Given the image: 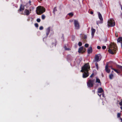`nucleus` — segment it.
Here are the masks:
<instances>
[{"label":"nucleus","mask_w":122,"mask_h":122,"mask_svg":"<svg viewBox=\"0 0 122 122\" xmlns=\"http://www.w3.org/2000/svg\"><path fill=\"white\" fill-rule=\"evenodd\" d=\"M108 26L109 27H112L114 26L115 25V23L114 22H113L112 20H109L107 21Z\"/></svg>","instance_id":"nucleus-5"},{"label":"nucleus","mask_w":122,"mask_h":122,"mask_svg":"<svg viewBox=\"0 0 122 122\" xmlns=\"http://www.w3.org/2000/svg\"><path fill=\"white\" fill-rule=\"evenodd\" d=\"M50 30V27H48L46 30V35L43 37V39L46 38L49 34Z\"/></svg>","instance_id":"nucleus-8"},{"label":"nucleus","mask_w":122,"mask_h":122,"mask_svg":"<svg viewBox=\"0 0 122 122\" xmlns=\"http://www.w3.org/2000/svg\"><path fill=\"white\" fill-rule=\"evenodd\" d=\"M25 6L24 5L21 4L20 5L19 9L18 10V11H23L25 8Z\"/></svg>","instance_id":"nucleus-9"},{"label":"nucleus","mask_w":122,"mask_h":122,"mask_svg":"<svg viewBox=\"0 0 122 122\" xmlns=\"http://www.w3.org/2000/svg\"><path fill=\"white\" fill-rule=\"evenodd\" d=\"M117 66L118 68L120 69L121 70H122V66L119 65H118Z\"/></svg>","instance_id":"nucleus-24"},{"label":"nucleus","mask_w":122,"mask_h":122,"mask_svg":"<svg viewBox=\"0 0 122 122\" xmlns=\"http://www.w3.org/2000/svg\"><path fill=\"white\" fill-rule=\"evenodd\" d=\"M120 108H121V110H122V107H120Z\"/></svg>","instance_id":"nucleus-47"},{"label":"nucleus","mask_w":122,"mask_h":122,"mask_svg":"<svg viewBox=\"0 0 122 122\" xmlns=\"http://www.w3.org/2000/svg\"><path fill=\"white\" fill-rule=\"evenodd\" d=\"M36 11L38 15H40L45 12V9L44 7L40 6L37 7Z\"/></svg>","instance_id":"nucleus-3"},{"label":"nucleus","mask_w":122,"mask_h":122,"mask_svg":"<svg viewBox=\"0 0 122 122\" xmlns=\"http://www.w3.org/2000/svg\"><path fill=\"white\" fill-rule=\"evenodd\" d=\"M87 38V36L86 35H85L83 37V38L84 39L86 40Z\"/></svg>","instance_id":"nucleus-35"},{"label":"nucleus","mask_w":122,"mask_h":122,"mask_svg":"<svg viewBox=\"0 0 122 122\" xmlns=\"http://www.w3.org/2000/svg\"><path fill=\"white\" fill-rule=\"evenodd\" d=\"M46 17L44 15H42L41 16V18L42 20H44Z\"/></svg>","instance_id":"nucleus-27"},{"label":"nucleus","mask_w":122,"mask_h":122,"mask_svg":"<svg viewBox=\"0 0 122 122\" xmlns=\"http://www.w3.org/2000/svg\"><path fill=\"white\" fill-rule=\"evenodd\" d=\"M122 41V37H119L117 40V42H120Z\"/></svg>","instance_id":"nucleus-20"},{"label":"nucleus","mask_w":122,"mask_h":122,"mask_svg":"<svg viewBox=\"0 0 122 122\" xmlns=\"http://www.w3.org/2000/svg\"><path fill=\"white\" fill-rule=\"evenodd\" d=\"M78 45L79 46H81L82 45V43L81 42H79L78 43Z\"/></svg>","instance_id":"nucleus-28"},{"label":"nucleus","mask_w":122,"mask_h":122,"mask_svg":"<svg viewBox=\"0 0 122 122\" xmlns=\"http://www.w3.org/2000/svg\"><path fill=\"white\" fill-rule=\"evenodd\" d=\"M95 59L96 61H98L99 59V57L98 56L96 55L95 56Z\"/></svg>","instance_id":"nucleus-21"},{"label":"nucleus","mask_w":122,"mask_h":122,"mask_svg":"<svg viewBox=\"0 0 122 122\" xmlns=\"http://www.w3.org/2000/svg\"><path fill=\"white\" fill-rule=\"evenodd\" d=\"M41 1H42V0H40Z\"/></svg>","instance_id":"nucleus-49"},{"label":"nucleus","mask_w":122,"mask_h":122,"mask_svg":"<svg viewBox=\"0 0 122 122\" xmlns=\"http://www.w3.org/2000/svg\"><path fill=\"white\" fill-rule=\"evenodd\" d=\"M102 48L103 49H105L106 48V46H102Z\"/></svg>","instance_id":"nucleus-34"},{"label":"nucleus","mask_w":122,"mask_h":122,"mask_svg":"<svg viewBox=\"0 0 122 122\" xmlns=\"http://www.w3.org/2000/svg\"><path fill=\"white\" fill-rule=\"evenodd\" d=\"M56 43V40H53V42L52 43V45L50 46V47H55Z\"/></svg>","instance_id":"nucleus-10"},{"label":"nucleus","mask_w":122,"mask_h":122,"mask_svg":"<svg viewBox=\"0 0 122 122\" xmlns=\"http://www.w3.org/2000/svg\"><path fill=\"white\" fill-rule=\"evenodd\" d=\"M111 69L112 70H114L117 73H120V71H118L117 70L113 68L112 67H111Z\"/></svg>","instance_id":"nucleus-17"},{"label":"nucleus","mask_w":122,"mask_h":122,"mask_svg":"<svg viewBox=\"0 0 122 122\" xmlns=\"http://www.w3.org/2000/svg\"><path fill=\"white\" fill-rule=\"evenodd\" d=\"M92 92H93L94 93H95V91L94 90H92Z\"/></svg>","instance_id":"nucleus-43"},{"label":"nucleus","mask_w":122,"mask_h":122,"mask_svg":"<svg viewBox=\"0 0 122 122\" xmlns=\"http://www.w3.org/2000/svg\"><path fill=\"white\" fill-rule=\"evenodd\" d=\"M83 47L81 46L79 48L78 51L79 53H83L85 51H83Z\"/></svg>","instance_id":"nucleus-11"},{"label":"nucleus","mask_w":122,"mask_h":122,"mask_svg":"<svg viewBox=\"0 0 122 122\" xmlns=\"http://www.w3.org/2000/svg\"><path fill=\"white\" fill-rule=\"evenodd\" d=\"M121 116L120 113H118L117 114V117H120Z\"/></svg>","instance_id":"nucleus-32"},{"label":"nucleus","mask_w":122,"mask_h":122,"mask_svg":"<svg viewBox=\"0 0 122 122\" xmlns=\"http://www.w3.org/2000/svg\"><path fill=\"white\" fill-rule=\"evenodd\" d=\"M97 87V86H96L95 87V88H96Z\"/></svg>","instance_id":"nucleus-42"},{"label":"nucleus","mask_w":122,"mask_h":122,"mask_svg":"<svg viewBox=\"0 0 122 122\" xmlns=\"http://www.w3.org/2000/svg\"><path fill=\"white\" fill-rule=\"evenodd\" d=\"M31 9L28 10L27 9H25L24 11V12L25 14L23 13H21L22 15H26L27 16L30 13H31Z\"/></svg>","instance_id":"nucleus-7"},{"label":"nucleus","mask_w":122,"mask_h":122,"mask_svg":"<svg viewBox=\"0 0 122 122\" xmlns=\"http://www.w3.org/2000/svg\"><path fill=\"white\" fill-rule=\"evenodd\" d=\"M109 67L111 68V67H112V66H108Z\"/></svg>","instance_id":"nucleus-45"},{"label":"nucleus","mask_w":122,"mask_h":122,"mask_svg":"<svg viewBox=\"0 0 122 122\" xmlns=\"http://www.w3.org/2000/svg\"><path fill=\"white\" fill-rule=\"evenodd\" d=\"M36 21L38 22H39L41 21V19L40 18H38L37 20Z\"/></svg>","instance_id":"nucleus-30"},{"label":"nucleus","mask_w":122,"mask_h":122,"mask_svg":"<svg viewBox=\"0 0 122 122\" xmlns=\"http://www.w3.org/2000/svg\"><path fill=\"white\" fill-rule=\"evenodd\" d=\"M57 10L56 9V7H55L54 8L53 10V13L54 15L55 14V12L57 11Z\"/></svg>","instance_id":"nucleus-19"},{"label":"nucleus","mask_w":122,"mask_h":122,"mask_svg":"<svg viewBox=\"0 0 122 122\" xmlns=\"http://www.w3.org/2000/svg\"><path fill=\"white\" fill-rule=\"evenodd\" d=\"M92 36L94 35V33L96 31L95 29L92 28Z\"/></svg>","instance_id":"nucleus-15"},{"label":"nucleus","mask_w":122,"mask_h":122,"mask_svg":"<svg viewBox=\"0 0 122 122\" xmlns=\"http://www.w3.org/2000/svg\"><path fill=\"white\" fill-rule=\"evenodd\" d=\"M28 3L30 4V5H31V2L30 0L29 1Z\"/></svg>","instance_id":"nucleus-39"},{"label":"nucleus","mask_w":122,"mask_h":122,"mask_svg":"<svg viewBox=\"0 0 122 122\" xmlns=\"http://www.w3.org/2000/svg\"><path fill=\"white\" fill-rule=\"evenodd\" d=\"M119 104L120 106H122V101L120 102L119 103Z\"/></svg>","instance_id":"nucleus-37"},{"label":"nucleus","mask_w":122,"mask_h":122,"mask_svg":"<svg viewBox=\"0 0 122 122\" xmlns=\"http://www.w3.org/2000/svg\"><path fill=\"white\" fill-rule=\"evenodd\" d=\"M103 92V90L102 88H100L98 89V92L99 93H102Z\"/></svg>","instance_id":"nucleus-16"},{"label":"nucleus","mask_w":122,"mask_h":122,"mask_svg":"<svg viewBox=\"0 0 122 122\" xmlns=\"http://www.w3.org/2000/svg\"><path fill=\"white\" fill-rule=\"evenodd\" d=\"M98 95L100 96V97H101V94L99 95V94H98Z\"/></svg>","instance_id":"nucleus-44"},{"label":"nucleus","mask_w":122,"mask_h":122,"mask_svg":"<svg viewBox=\"0 0 122 122\" xmlns=\"http://www.w3.org/2000/svg\"><path fill=\"white\" fill-rule=\"evenodd\" d=\"M120 118L121 121V122H122V118L121 117H120Z\"/></svg>","instance_id":"nucleus-41"},{"label":"nucleus","mask_w":122,"mask_h":122,"mask_svg":"<svg viewBox=\"0 0 122 122\" xmlns=\"http://www.w3.org/2000/svg\"><path fill=\"white\" fill-rule=\"evenodd\" d=\"M68 15L71 17L73 15V14L72 12H71L69 13L68 14Z\"/></svg>","instance_id":"nucleus-25"},{"label":"nucleus","mask_w":122,"mask_h":122,"mask_svg":"<svg viewBox=\"0 0 122 122\" xmlns=\"http://www.w3.org/2000/svg\"><path fill=\"white\" fill-rule=\"evenodd\" d=\"M121 10L122 11V6L121 5Z\"/></svg>","instance_id":"nucleus-46"},{"label":"nucleus","mask_w":122,"mask_h":122,"mask_svg":"<svg viewBox=\"0 0 122 122\" xmlns=\"http://www.w3.org/2000/svg\"><path fill=\"white\" fill-rule=\"evenodd\" d=\"M92 49L91 46L89 47L87 50V53L88 54H90L92 53Z\"/></svg>","instance_id":"nucleus-12"},{"label":"nucleus","mask_w":122,"mask_h":122,"mask_svg":"<svg viewBox=\"0 0 122 122\" xmlns=\"http://www.w3.org/2000/svg\"><path fill=\"white\" fill-rule=\"evenodd\" d=\"M74 23L75 29L77 30L79 29L80 28V25L78 21L76 20H74Z\"/></svg>","instance_id":"nucleus-6"},{"label":"nucleus","mask_w":122,"mask_h":122,"mask_svg":"<svg viewBox=\"0 0 122 122\" xmlns=\"http://www.w3.org/2000/svg\"><path fill=\"white\" fill-rule=\"evenodd\" d=\"M108 66L107 65L105 66V70L106 72L108 73L110 72V70L108 68Z\"/></svg>","instance_id":"nucleus-13"},{"label":"nucleus","mask_w":122,"mask_h":122,"mask_svg":"<svg viewBox=\"0 0 122 122\" xmlns=\"http://www.w3.org/2000/svg\"><path fill=\"white\" fill-rule=\"evenodd\" d=\"M43 29V26H41L39 28V29L40 30H42Z\"/></svg>","instance_id":"nucleus-33"},{"label":"nucleus","mask_w":122,"mask_h":122,"mask_svg":"<svg viewBox=\"0 0 122 122\" xmlns=\"http://www.w3.org/2000/svg\"><path fill=\"white\" fill-rule=\"evenodd\" d=\"M32 9H34V8L33 7H32Z\"/></svg>","instance_id":"nucleus-48"},{"label":"nucleus","mask_w":122,"mask_h":122,"mask_svg":"<svg viewBox=\"0 0 122 122\" xmlns=\"http://www.w3.org/2000/svg\"><path fill=\"white\" fill-rule=\"evenodd\" d=\"M117 45L115 44H113L112 45H110V48L108 50V51L110 54H113L117 52Z\"/></svg>","instance_id":"nucleus-2"},{"label":"nucleus","mask_w":122,"mask_h":122,"mask_svg":"<svg viewBox=\"0 0 122 122\" xmlns=\"http://www.w3.org/2000/svg\"><path fill=\"white\" fill-rule=\"evenodd\" d=\"M98 16L100 20L101 21L103 20V19L102 16L101 14L100 13V12H98Z\"/></svg>","instance_id":"nucleus-14"},{"label":"nucleus","mask_w":122,"mask_h":122,"mask_svg":"<svg viewBox=\"0 0 122 122\" xmlns=\"http://www.w3.org/2000/svg\"><path fill=\"white\" fill-rule=\"evenodd\" d=\"M113 77V75L112 74H111L109 75V79L111 80L112 79Z\"/></svg>","instance_id":"nucleus-22"},{"label":"nucleus","mask_w":122,"mask_h":122,"mask_svg":"<svg viewBox=\"0 0 122 122\" xmlns=\"http://www.w3.org/2000/svg\"><path fill=\"white\" fill-rule=\"evenodd\" d=\"M97 48L98 49H100L101 48V47L99 46H98L97 47Z\"/></svg>","instance_id":"nucleus-36"},{"label":"nucleus","mask_w":122,"mask_h":122,"mask_svg":"<svg viewBox=\"0 0 122 122\" xmlns=\"http://www.w3.org/2000/svg\"><path fill=\"white\" fill-rule=\"evenodd\" d=\"M93 75H94V73H92V74L90 76V77H92L93 76Z\"/></svg>","instance_id":"nucleus-38"},{"label":"nucleus","mask_w":122,"mask_h":122,"mask_svg":"<svg viewBox=\"0 0 122 122\" xmlns=\"http://www.w3.org/2000/svg\"><path fill=\"white\" fill-rule=\"evenodd\" d=\"M90 67L89 63L85 64L81 68V71L82 72H84L83 74V78H85L88 77L89 75L88 71L89 70Z\"/></svg>","instance_id":"nucleus-1"},{"label":"nucleus","mask_w":122,"mask_h":122,"mask_svg":"<svg viewBox=\"0 0 122 122\" xmlns=\"http://www.w3.org/2000/svg\"><path fill=\"white\" fill-rule=\"evenodd\" d=\"M95 80H91L89 79L87 82V85L88 87L90 88L93 87L94 85V82Z\"/></svg>","instance_id":"nucleus-4"},{"label":"nucleus","mask_w":122,"mask_h":122,"mask_svg":"<svg viewBox=\"0 0 122 122\" xmlns=\"http://www.w3.org/2000/svg\"><path fill=\"white\" fill-rule=\"evenodd\" d=\"M64 47L66 50H70L69 48H67L66 45L64 46Z\"/></svg>","instance_id":"nucleus-23"},{"label":"nucleus","mask_w":122,"mask_h":122,"mask_svg":"<svg viewBox=\"0 0 122 122\" xmlns=\"http://www.w3.org/2000/svg\"><path fill=\"white\" fill-rule=\"evenodd\" d=\"M95 65L97 69L98 70L99 69L98 64L97 63H95Z\"/></svg>","instance_id":"nucleus-26"},{"label":"nucleus","mask_w":122,"mask_h":122,"mask_svg":"<svg viewBox=\"0 0 122 122\" xmlns=\"http://www.w3.org/2000/svg\"><path fill=\"white\" fill-rule=\"evenodd\" d=\"M89 44H86L85 45V47L87 48L88 47Z\"/></svg>","instance_id":"nucleus-29"},{"label":"nucleus","mask_w":122,"mask_h":122,"mask_svg":"<svg viewBox=\"0 0 122 122\" xmlns=\"http://www.w3.org/2000/svg\"><path fill=\"white\" fill-rule=\"evenodd\" d=\"M96 82L100 84V85H101V83L100 81V79L97 78L96 79Z\"/></svg>","instance_id":"nucleus-18"},{"label":"nucleus","mask_w":122,"mask_h":122,"mask_svg":"<svg viewBox=\"0 0 122 122\" xmlns=\"http://www.w3.org/2000/svg\"><path fill=\"white\" fill-rule=\"evenodd\" d=\"M35 26L37 28L38 27V25L37 23H36L35 24Z\"/></svg>","instance_id":"nucleus-31"},{"label":"nucleus","mask_w":122,"mask_h":122,"mask_svg":"<svg viewBox=\"0 0 122 122\" xmlns=\"http://www.w3.org/2000/svg\"><path fill=\"white\" fill-rule=\"evenodd\" d=\"M93 12L92 11H91L90 13L91 14H93Z\"/></svg>","instance_id":"nucleus-40"}]
</instances>
